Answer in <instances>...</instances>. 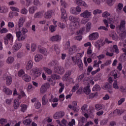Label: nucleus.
Returning a JSON list of instances; mask_svg holds the SVG:
<instances>
[{
  "label": "nucleus",
  "mask_w": 126,
  "mask_h": 126,
  "mask_svg": "<svg viewBox=\"0 0 126 126\" xmlns=\"http://www.w3.org/2000/svg\"><path fill=\"white\" fill-rule=\"evenodd\" d=\"M69 20L73 23V29H77L78 28L79 22H80L79 18L70 16L69 17Z\"/></svg>",
  "instance_id": "obj_1"
},
{
  "label": "nucleus",
  "mask_w": 126,
  "mask_h": 126,
  "mask_svg": "<svg viewBox=\"0 0 126 126\" xmlns=\"http://www.w3.org/2000/svg\"><path fill=\"white\" fill-rule=\"evenodd\" d=\"M42 73V68L39 67H35L32 68L31 70V74L32 75H35L36 76V77H38V76H40L41 74Z\"/></svg>",
  "instance_id": "obj_2"
},
{
  "label": "nucleus",
  "mask_w": 126,
  "mask_h": 126,
  "mask_svg": "<svg viewBox=\"0 0 126 126\" xmlns=\"http://www.w3.org/2000/svg\"><path fill=\"white\" fill-rule=\"evenodd\" d=\"M4 80H5V83L7 86H9L12 83V77L10 75H7L5 74L3 75Z\"/></svg>",
  "instance_id": "obj_3"
},
{
  "label": "nucleus",
  "mask_w": 126,
  "mask_h": 126,
  "mask_svg": "<svg viewBox=\"0 0 126 126\" xmlns=\"http://www.w3.org/2000/svg\"><path fill=\"white\" fill-rule=\"evenodd\" d=\"M4 41L5 45L8 44V42H13V36L11 33H8L4 37Z\"/></svg>",
  "instance_id": "obj_4"
},
{
  "label": "nucleus",
  "mask_w": 126,
  "mask_h": 126,
  "mask_svg": "<svg viewBox=\"0 0 126 126\" xmlns=\"http://www.w3.org/2000/svg\"><path fill=\"white\" fill-rule=\"evenodd\" d=\"M54 72L58 74H63L64 73V68L62 66H58L54 67Z\"/></svg>",
  "instance_id": "obj_5"
},
{
  "label": "nucleus",
  "mask_w": 126,
  "mask_h": 126,
  "mask_svg": "<svg viewBox=\"0 0 126 126\" xmlns=\"http://www.w3.org/2000/svg\"><path fill=\"white\" fill-rule=\"evenodd\" d=\"M63 116H64V112L63 111H61L55 114L54 115L53 118L55 120H57L58 119H62Z\"/></svg>",
  "instance_id": "obj_6"
},
{
  "label": "nucleus",
  "mask_w": 126,
  "mask_h": 126,
  "mask_svg": "<svg viewBox=\"0 0 126 126\" xmlns=\"http://www.w3.org/2000/svg\"><path fill=\"white\" fill-rule=\"evenodd\" d=\"M16 34L18 41H24L25 40V35L22 34V33L20 31L16 32Z\"/></svg>",
  "instance_id": "obj_7"
},
{
  "label": "nucleus",
  "mask_w": 126,
  "mask_h": 126,
  "mask_svg": "<svg viewBox=\"0 0 126 126\" xmlns=\"http://www.w3.org/2000/svg\"><path fill=\"white\" fill-rule=\"evenodd\" d=\"M80 15L81 17H83V18H89L91 16V12L87 10L81 13Z\"/></svg>",
  "instance_id": "obj_8"
},
{
  "label": "nucleus",
  "mask_w": 126,
  "mask_h": 126,
  "mask_svg": "<svg viewBox=\"0 0 126 126\" xmlns=\"http://www.w3.org/2000/svg\"><path fill=\"white\" fill-rule=\"evenodd\" d=\"M124 110L121 109H116L113 111V113H110V115L112 116V117H116L117 115H118L119 116H121L122 114H123Z\"/></svg>",
  "instance_id": "obj_9"
},
{
  "label": "nucleus",
  "mask_w": 126,
  "mask_h": 126,
  "mask_svg": "<svg viewBox=\"0 0 126 126\" xmlns=\"http://www.w3.org/2000/svg\"><path fill=\"white\" fill-rule=\"evenodd\" d=\"M72 74V70H68L66 71L64 76L63 77V81H66L68 79V77Z\"/></svg>",
  "instance_id": "obj_10"
},
{
  "label": "nucleus",
  "mask_w": 126,
  "mask_h": 126,
  "mask_svg": "<svg viewBox=\"0 0 126 126\" xmlns=\"http://www.w3.org/2000/svg\"><path fill=\"white\" fill-rule=\"evenodd\" d=\"M53 10H49L44 14V17L46 19H50L53 16Z\"/></svg>",
  "instance_id": "obj_11"
},
{
  "label": "nucleus",
  "mask_w": 126,
  "mask_h": 126,
  "mask_svg": "<svg viewBox=\"0 0 126 126\" xmlns=\"http://www.w3.org/2000/svg\"><path fill=\"white\" fill-rule=\"evenodd\" d=\"M98 38H99V33L98 32H93L89 35V39L91 41L97 40Z\"/></svg>",
  "instance_id": "obj_12"
},
{
  "label": "nucleus",
  "mask_w": 126,
  "mask_h": 126,
  "mask_svg": "<svg viewBox=\"0 0 126 126\" xmlns=\"http://www.w3.org/2000/svg\"><path fill=\"white\" fill-rule=\"evenodd\" d=\"M61 40H62V37L60 35H54L50 38V41L52 42H60Z\"/></svg>",
  "instance_id": "obj_13"
},
{
  "label": "nucleus",
  "mask_w": 126,
  "mask_h": 126,
  "mask_svg": "<svg viewBox=\"0 0 126 126\" xmlns=\"http://www.w3.org/2000/svg\"><path fill=\"white\" fill-rule=\"evenodd\" d=\"M77 52V47L75 45L72 46L68 50L69 55H73Z\"/></svg>",
  "instance_id": "obj_14"
},
{
  "label": "nucleus",
  "mask_w": 126,
  "mask_h": 126,
  "mask_svg": "<svg viewBox=\"0 0 126 126\" xmlns=\"http://www.w3.org/2000/svg\"><path fill=\"white\" fill-rule=\"evenodd\" d=\"M126 21L122 20L120 25L118 26V28L120 31H124L126 28Z\"/></svg>",
  "instance_id": "obj_15"
},
{
  "label": "nucleus",
  "mask_w": 126,
  "mask_h": 126,
  "mask_svg": "<svg viewBox=\"0 0 126 126\" xmlns=\"http://www.w3.org/2000/svg\"><path fill=\"white\" fill-rule=\"evenodd\" d=\"M56 51L57 54H59L60 53V46L58 44H54L50 48V51L52 52V51Z\"/></svg>",
  "instance_id": "obj_16"
},
{
  "label": "nucleus",
  "mask_w": 126,
  "mask_h": 126,
  "mask_svg": "<svg viewBox=\"0 0 126 126\" xmlns=\"http://www.w3.org/2000/svg\"><path fill=\"white\" fill-rule=\"evenodd\" d=\"M25 17H21L19 19L18 22V26L19 28H21V27H23V24H24V22H25Z\"/></svg>",
  "instance_id": "obj_17"
},
{
  "label": "nucleus",
  "mask_w": 126,
  "mask_h": 126,
  "mask_svg": "<svg viewBox=\"0 0 126 126\" xmlns=\"http://www.w3.org/2000/svg\"><path fill=\"white\" fill-rule=\"evenodd\" d=\"M61 11L62 18L63 19H66V18H67V15H66V11H65V9L61 8Z\"/></svg>",
  "instance_id": "obj_18"
},
{
  "label": "nucleus",
  "mask_w": 126,
  "mask_h": 126,
  "mask_svg": "<svg viewBox=\"0 0 126 126\" xmlns=\"http://www.w3.org/2000/svg\"><path fill=\"white\" fill-rule=\"evenodd\" d=\"M78 66L79 70L80 71L83 69V63H82V60L79 59L77 61V63H76Z\"/></svg>",
  "instance_id": "obj_19"
},
{
  "label": "nucleus",
  "mask_w": 126,
  "mask_h": 126,
  "mask_svg": "<svg viewBox=\"0 0 126 126\" xmlns=\"http://www.w3.org/2000/svg\"><path fill=\"white\" fill-rule=\"evenodd\" d=\"M38 51L39 53H41V54H43L44 56H47L48 54H49V52L47 51V49L44 47H41V46H39L38 47Z\"/></svg>",
  "instance_id": "obj_20"
},
{
  "label": "nucleus",
  "mask_w": 126,
  "mask_h": 126,
  "mask_svg": "<svg viewBox=\"0 0 126 126\" xmlns=\"http://www.w3.org/2000/svg\"><path fill=\"white\" fill-rule=\"evenodd\" d=\"M3 90L6 95H10L12 94V91L7 87H4Z\"/></svg>",
  "instance_id": "obj_21"
},
{
  "label": "nucleus",
  "mask_w": 126,
  "mask_h": 126,
  "mask_svg": "<svg viewBox=\"0 0 126 126\" xmlns=\"http://www.w3.org/2000/svg\"><path fill=\"white\" fill-rule=\"evenodd\" d=\"M22 46V44L21 43H16L13 46V51L14 52H16V51H18L20 48H21Z\"/></svg>",
  "instance_id": "obj_22"
},
{
  "label": "nucleus",
  "mask_w": 126,
  "mask_h": 126,
  "mask_svg": "<svg viewBox=\"0 0 126 126\" xmlns=\"http://www.w3.org/2000/svg\"><path fill=\"white\" fill-rule=\"evenodd\" d=\"M126 32H125L122 31V32L120 33L119 35V40H120L121 41H124V40L126 39Z\"/></svg>",
  "instance_id": "obj_23"
},
{
  "label": "nucleus",
  "mask_w": 126,
  "mask_h": 126,
  "mask_svg": "<svg viewBox=\"0 0 126 126\" xmlns=\"http://www.w3.org/2000/svg\"><path fill=\"white\" fill-rule=\"evenodd\" d=\"M76 3L77 5H83L85 7H88V5L85 2V1L82 0H78L76 1Z\"/></svg>",
  "instance_id": "obj_24"
},
{
  "label": "nucleus",
  "mask_w": 126,
  "mask_h": 126,
  "mask_svg": "<svg viewBox=\"0 0 126 126\" xmlns=\"http://www.w3.org/2000/svg\"><path fill=\"white\" fill-rule=\"evenodd\" d=\"M94 46L96 48H97L98 50L100 51V48L103 46V44H102V40H97L95 43Z\"/></svg>",
  "instance_id": "obj_25"
},
{
  "label": "nucleus",
  "mask_w": 126,
  "mask_h": 126,
  "mask_svg": "<svg viewBox=\"0 0 126 126\" xmlns=\"http://www.w3.org/2000/svg\"><path fill=\"white\" fill-rule=\"evenodd\" d=\"M79 126H83V124L86 122V119L85 117H81L78 121Z\"/></svg>",
  "instance_id": "obj_26"
},
{
  "label": "nucleus",
  "mask_w": 126,
  "mask_h": 126,
  "mask_svg": "<svg viewBox=\"0 0 126 126\" xmlns=\"http://www.w3.org/2000/svg\"><path fill=\"white\" fill-rule=\"evenodd\" d=\"M47 87H49L48 85H42L40 88V93H42V94L45 93V92H46V91H47Z\"/></svg>",
  "instance_id": "obj_27"
},
{
  "label": "nucleus",
  "mask_w": 126,
  "mask_h": 126,
  "mask_svg": "<svg viewBox=\"0 0 126 126\" xmlns=\"http://www.w3.org/2000/svg\"><path fill=\"white\" fill-rule=\"evenodd\" d=\"M22 77L23 80L26 82H29V81H31V77L27 74L24 75Z\"/></svg>",
  "instance_id": "obj_28"
},
{
  "label": "nucleus",
  "mask_w": 126,
  "mask_h": 126,
  "mask_svg": "<svg viewBox=\"0 0 126 126\" xmlns=\"http://www.w3.org/2000/svg\"><path fill=\"white\" fill-rule=\"evenodd\" d=\"M42 59H43V56L42 55L36 54L34 57V61L36 63H38Z\"/></svg>",
  "instance_id": "obj_29"
},
{
  "label": "nucleus",
  "mask_w": 126,
  "mask_h": 126,
  "mask_svg": "<svg viewBox=\"0 0 126 126\" xmlns=\"http://www.w3.org/2000/svg\"><path fill=\"white\" fill-rule=\"evenodd\" d=\"M104 105L103 104H96L94 105V109L96 111H101L103 109Z\"/></svg>",
  "instance_id": "obj_30"
},
{
  "label": "nucleus",
  "mask_w": 126,
  "mask_h": 126,
  "mask_svg": "<svg viewBox=\"0 0 126 126\" xmlns=\"http://www.w3.org/2000/svg\"><path fill=\"white\" fill-rule=\"evenodd\" d=\"M68 108L69 109H72L75 113H78V112L79 111V107L78 106L72 107V105L69 104L68 105Z\"/></svg>",
  "instance_id": "obj_31"
},
{
  "label": "nucleus",
  "mask_w": 126,
  "mask_h": 126,
  "mask_svg": "<svg viewBox=\"0 0 126 126\" xmlns=\"http://www.w3.org/2000/svg\"><path fill=\"white\" fill-rule=\"evenodd\" d=\"M32 66H33V62L32 61L30 60L27 64L26 69H27V70H29V69H31L32 68Z\"/></svg>",
  "instance_id": "obj_32"
},
{
  "label": "nucleus",
  "mask_w": 126,
  "mask_h": 126,
  "mask_svg": "<svg viewBox=\"0 0 126 126\" xmlns=\"http://www.w3.org/2000/svg\"><path fill=\"white\" fill-rule=\"evenodd\" d=\"M37 10V7L32 6L29 8V11L31 14H33Z\"/></svg>",
  "instance_id": "obj_33"
},
{
  "label": "nucleus",
  "mask_w": 126,
  "mask_h": 126,
  "mask_svg": "<svg viewBox=\"0 0 126 126\" xmlns=\"http://www.w3.org/2000/svg\"><path fill=\"white\" fill-rule=\"evenodd\" d=\"M7 12V7L5 6H0V13H6Z\"/></svg>",
  "instance_id": "obj_34"
},
{
  "label": "nucleus",
  "mask_w": 126,
  "mask_h": 126,
  "mask_svg": "<svg viewBox=\"0 0 126 126\" xmlns=\"http://www.w3.org/2000/svg\"><path fill=\"white\" fill-rule=\"evenodd\" d=\"M44 16V14L42 12H38L34 14L35 18H42Z\"/></svg>",
  "instance_id": "obj_35"
},
{
  "label": "nucleus",
  "mask_w": 126,
  "mask_h": 126,
  "mask_svg": "<svg viewBox=\"0 0 126 126\" xmlns=\"http://www.w3.org/2000/svg\"><path fill=\"white\" fill-rule=\"evenodd\" d=\"M48 103V97L45 94L42 97V105L44 106Z\"/></svg>",
  "instance_id": "obj_36"
},
{
  "label": "nucleus",
  "mask_w": 126,
  "mask_h": 126,
  "mask_svg": "<svg viewBox=\"0 0 126 126\" xmlns=\"http://www.w3.org/2000/svg\"><path fill=\"white\" fill-rule=\"evenodd\" d=\"M84 92L86 94V95H89L90 92H91V90L89 87H86L84 89Z\"/></svg>",
  "instance_id": "obj_37"
},
{
  "label": "nucleus",
  "mask_w": 126,
  "mask_h": 126,
  "mask_svg": "<svg viewBox=\"0 0 126 126\" xmlns=\"http://www.w3.org/2000/svg\"><path fill=\"white\" fill-rule=\"evenodd\" d=\"M20 103L19 99H16L14 101V107L15 109H17L19 107Z\"/></svg>",
  "instance_id": "obj_38"
},
{
  "label": "nucleus",
  "mask_w": 126,
  "mask_h": 126,
  "mask_svg": "<svg viewBox=\"0 0 126 126\" xmlns=\"http://www.w3.org/2000/svg\"><path fill=\"white\" fill-rule=\"evenodd\" d=\"M88 105L87 104H84V106H82L81 107V110L83 113H87L88 111Z\"/></svg>",
  "instance_id": "obj_39"
},
{
  "label": "nucleus",
  "mask_w": 126,
  "mask_h": 126,
  "mask_svg": "<svg viewBox=\"0 0 126 126\" xmlns=\"http://www.w3.org/2000/svg\"><path fill=\"white\" fill-rule=\"evenodd\" d=\"M64 49L65 51L70 49V41H68L66 42L64 46Z\"/></svg>",
  "instance_id": "obj_40"
},
{
  "label": "nucleus",
  "mask_w": 126,
  "mask_h": 126,
  "mask_svg": "<svg viewBox=\"0 0 126 126\" xmlns=\"http://www.w3.org/2000/svg\"><path fill=\"white\" fill-rule=\"evenodd\" d=\"M26 94L23 91H21L20 94H18V99H21L23 97H25Z\"/></svg>",
  "instance_id": "obj_41"
},
{
  "label": "nucleus",
  "mask_w": 126,
  "mask_h": 126,
  "mask_svg": "<svg viewBox=\"0 0 126 126\" xmlns=\"http://www.w3.org/2000/svg\"><path fill=\"white\" fill-rule=\"evenodd\" d=\"M104 89L105 90H109V89L112 90V86L108 83H106L104 86Z\"/></svg>",
  "instance_id": "obj_42"
},
{
  "label": "nucleus",
  "mask_w": 126,
  "mask_h": 126,
  "mask_svg": "<svg viewBox=\"0 0 126 126\" xmlns=\"http://www.w3.org/2000/svg\"><path fill=\"white\" fill-rule=\"evenodd\" d=\"M51 77H52L53 79H54V80H57L58 79H61V77L60 76V75L56 74H53L52 75H51Z\"/></svg>",
  "instance_id": "obj_43"
},
{
  "label": "nucleus",
  "mask_w": 126,
  "mask_h": 126,
  "mask_svg": "<svg viewBox=\"0 0 126 126\" xmlns=\"http://www.w3.org/2000/svg\"><path fill=\"white\" fill-rule=\"evenodd\" d=\"M31 122H32V120L30 119H27L25 120L24 121H23V123L24 125H25L26 126H28V125H30L31 124Z\"/></svg>",
  "instance_id": "obj_44"
},
{
  "label": "nucleus",
  "mask_w": 126,
  "mask_h": 126,
  "mask_svg": "<svg viewBox=\"0 0 126 126\" xmlns=\"http://www.w3.org/2000/svg\"><path fill=\"white\" fill-rule=\"evenodd\" d=\"M101 90V87L98 85H95L93 88V91H100Z\"/></svg>",
  "instance_id": "obj_45"
},
{
  "label": "nucleus",
  "mask_w": 126,
  "mask_h": 126,
  "mask_svg": "<svg viewBox=\"0 0 126 126\" xmlns=\"http://www.w3.org/2000/svg\"><path fill=\"white\" fill-rule=\"evenodd\" d=\"M43 68L47 74L51 75L52 74V69L46 67H44Z\"/></svg>",
  "instance_id": "obj_46"
},
{
  "label": "nucleus",
  "mask_w": 126,
  "mask_h": 126,
  "mask_svg": "<svg viewBox=\"0 0 126 126\" xmlns=\"http://www.w3.org/2000/svg\"><path fill=\"white\" fill-rule=\"evenodd\" d=\"M91 29V23L89 22L86 25V30L87 32H89Z\"/></svg>",
  "instance_id": "obj_47"
},
{
  "label": "nucleus",
  "mask_w": 126,
  "mask_h": 126,
  "mask_svg": "<svg viewBox=\"0 0 126 126\" xmlns=\"http://www.w3.org/2000/svg\"><path fill=\"white\" fill-rule=\"evenodd\" d=\"M98 30H104V31H109V29H108V28L103 26H101L98 27Z\"/></svg>",
  "instance_id": "obj_48"
},
{
  "label": "nucleus",
  "mask_w": 126,
  "mask_h": 126,
  "mask_svg": "<svg viewBox=\"0 0 126 126\" xmlns=\"http://www.w3.org/2000/svg\"><path fill=\"white\" fill-rule=\"evenodd\" d=\"M115 1H116V0H107V2L108 5L112 6L115 3Z\"/></svg>",
  "instance_id": "obj_49"
},
{
  "label": "nucleus",
  "mask_w": 126,
  "mask_h": 126,
  "mask_svg": "<svg viewBox=\"0 0 126 126\" xmlns=\"http://www.w3.org/2000/svg\"><path fill=\"white\" fill-rule=\"evenodd\" d=\"M111 75L113 76L114 79H117L119 77H118V73L115 72V71L111 72Z\"/></svg>",
  "instance_id": "obj_50"
},
{
  "label": "nucleus",
  "mask_w": 126,
  "mask_h": 126,
  "mask_svg": "<svg viewBox=\"0 0 126 126\" xmlns=\"http://www.w3.org/2000/svg\"><path fill=\"white\" fill-rule=\"evenodd\" d=\"M113 50L116 54H119V48H118V45H113Z\"/></svg>",
  "instance_id": "obj_51"
},
{
  "label": "nucleus",
  "mask_w": 126,
  "mask_h": 126,
  "mask_svg": "<svg viewBox=\"0 0 126 126\" xmlns=\"http://www.w3.org/2000/svg\"><path fill=\"white\" fill-rule=\"evenodd\" d=\"M14 60V59H13V57H10L7 59V63H13Z\"/></svg>",
  "instance_id": "obj_52"
},
{
  "label": "nucleus",
  "mask_w": 126,
  "mask_h": 126,
  "mask_svg": "<svg viewBox=\"0 0 126 126\" xmlns=\"http://www.w3.org/2000/svg\"><path fill=\"white\" fill-rule=\"evenodd\" d=\"M21 107L22 108L21 109V111L23 113H24V112H25V111L27 110V105L25 104H23V105H22Z\"/></svg>",
  "instance_id": "obj_53"
},
{
  "label": "nucleus",
  "mask_w": 126,
  "mask_h": 126,
  "mask_svg": "<svg viewBox=\"0 0 126 126\" xmlns=\"http://www.w3.org/2000/svg\"><path fill=\"white\" fill-rule=\"evenodd\" d=\"M113 85V88H115V89H119V86H118V82L117 80L114 81Z\"/></svg>",
  "instance_id": "obj_54"
},
{
  "label": "nucleus",
  "mask_w": 126,
  "mask_h": 126,
  "mask_svg": "<svg viewBox=\"0 0 126 126\" xmlns=\"http://www.w3.org/2000/svg\"><path fill=\"white\" fill-rule=\"evenodd\" d=\"M7 123V120L6 119L1 118L0 119V125H4Z\"/></svg>",
  "instance_id": "obj_55"
},
{
  "label": "nucleus",
  "mask_w": 126,
  "mask_h": 126,
  "mask_svg": "<svg viewBox=\"0 0 126 126\" xmlns=\"http://www.w3.org/2000/svg\"><path fill=\"white\" fill-rule=\"evenodd\" d=\"M21 13H22V14H25V15H26V14L28 13V10L25 8H23L22 10H21Z\"/></svg>",
  "instance_id": "obj_56"
},
{
  "label": "nucleus",
  "mask_w": 126,
  "mask_h": 126,
  "mask_svg": "<svg viewBox=\"0 0 126 126\" xmlns=\"http://www.w3.org/2000/svg\"><path fill=\"white\" fill-rule=\"evenodd\" d=\"M82 57H83V55L82 54V53L77 54L76 56V59H77V61H78L79 60H81Z\"/></svg>",
  "instance_id": "obj_57"
},
{
  "label": "nucleus",
  "mask_w": 126,
  "mask_h": 126,
  "mask_svg": "<svg viewBox=\"0 0 126 126\" xmlns=\"http://www.w3.org/2000/svg\"><path fill=\"white\" fill-rule=\"evenodd\" d=\"M61 123H62L60 124V126H66V120L63 119Z\"/></svg>",
  "instance_id": "obj_58"
},
{
  "label": "nucleus",
  "mask_w": 126,
  "mask_h": 126,
  "mask_svg": "<svg viewBox=\"0 0 126 126\" xmlns=\"http://www.w3.org/2000/svg\"><path fill=\"white\" fill-rule=\"evenodd\" d=\"M21 32L23 33V35H24V34H26V33L28 32V30L26 28H22Z\"/></svg>",
  "instance_id": "obj_59"
},
{
  "label": "nucleus",
  "mask_w": 126,
  "mask_h": 126,
  "mask_svg": "<svg viewBox=\"0 0 126 126\" xmlns=\"http://www.w3.org/2000/svg\"><path fill=\"white\" fill-rule=\"evenodd\" d=\"M58 63H59V62H58V61H52L50 63V64L51 65V66H56V65H58Z\"/></svg>",
  "instance_id": "obj_60"
},
{
  "label": "nucleus",
  "mask_w": 126,
  "mask_h": 126,
  "mask_svg": "<svg viewBox=\"0 0 126 126\" xmlns=\"http://www.w3.org/2000/svg\"><path fill=\"white\" fill-rule=\"evenodd\" d=\"M125 100L126 99L125 98H121L118 102V106H121V105L125 102Z\"/></svg>",
  "instance_id": "obj_61"
},
{
  "label": "nucleus",
  "mask_w": 126,
  "mask_h": 126,
  "mask_svg": "<svg viewBox=\"0 0 126 126\" xmlns=\"http://www.w3.org/2000/svg\"><path fill=\"white\" fill-rule=\"evenodd\" d=\"M102 12H103V11L101 10H99V9H95L94 11V15H96V14H100V13H102Z\"/></svg>",
  "instance_id": "obj_62"
},
{
  "label": "nucleus",
  "mask_w": 126,
  "mask_h": 126,
  "mask_svg": "<svg viewBox=\"0 0 126 126\" xmlns=\"http://www.w3.org/2000/svg\"><path fill=\"white\" fill-rule=\"evenodd\" d=\"M108 21L109 24H113V23H114V22L115 21V18H109L108 19Z\"/></svg>",
  "instance_id": "obj_63"
},
{
  "label": "nucleus",
  "mask_w": 126,
  "mask_h": 126,
  "mask_svg": "<svg viewBox=\"0 0 126 126\" xmlns=\"http://www.w3.org/2000/svg\"><path fill=\"white\" fill-rule=\"evenodd\" d=\"M110 15H111V14L107 11H105L102 13V17H108V16H110Z\"/></svg>",
  "instance_id": "obj_64"
}]
</instances>
